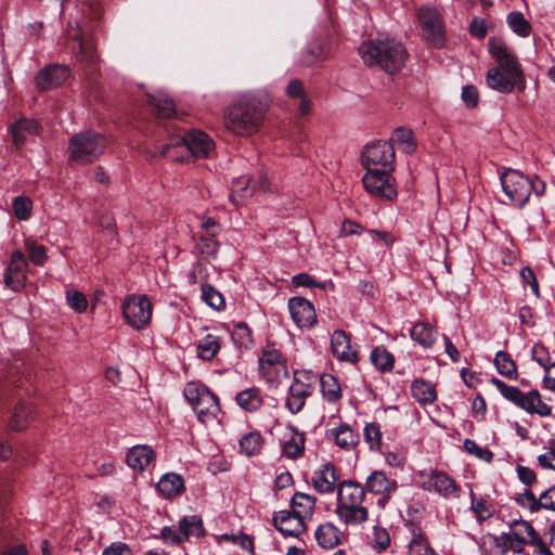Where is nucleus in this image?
I'll use <instances>...</instances> for the list:
<instances>
[{
  "label": "nucleus",
  "instance_id": "nucleus-1",
  "mask_svg": "<svg viewBox=\"0 0 555 555\" xmlns=\"http://www.w3.org/2000/svg\"><path fill=\"white\" fill-rule=\"evenodd\" d=\"M488 49L496 65L489 68L487 73V86L500 93H509L514 88L524 91L526 89L524 70L512 50L499 38H490Z\"/></svg>",
  "mask_w": 555,
  "mask_h": 555
},
{
  "label": "nucleus",
  "instance_id": "nucleus-2",
  "mask_svg": "<svg viewBox=\"0 0 555 555\" xmlns=\"http://www.w3.org/2000/svg\"><path fill=\"white\" fill-rule=\"evenodd\" d=\"M269 102L266 94H243L227 108L225 128L236 135L256 133L262 126Z\"/></svg>",
  "mask_w": 555,
  "mask_h": 555
},
{
  "label": "nucleus",
  "instance_id": "nucleus-3",
  "mask_svg": "<svg viewBox=\"0 0 555 555\" xmlns=\"http://www.w3.org/2000/svg\"><path fill=\"white\" fill-rule=\"evenodd\" d=\"M509 531L496 537L483 535L481 547L483 555H504L508 550L521 554L526 545L535 546L542 538L531 522L525 519H514L508 524Z\"/></svg>",
  "mask_w": 555,
  "mask_h": 555
},
{
  "label": "nucleus",
  "instance_id": "nucleus-4",
  "mask_svg": "<svg viewBox=\"0 0 555 555\" xmlns=\"http://www.w3.org/2000/svg\"><path fill=\"white\" fill-rule=\"evenodd\" d=\"M358 51L366 65L378 66L391 75L404 66L408 57V52L401 41L390 37H378L375 40L364 41Z\"/></svg>",
  "mask_w": 555,
  "mask_h": 555
},
{
  "label": "nucleus",
  "instance_id": "nucleus-5",
  "mask_svg": "<svg viewBox=\"0 0 555 555\" xmlns=\"http://www.w3.org/2000/svg\"><path fill=\"white\" fill-rule=\"evenodd\" d=\"M364 488L357 481L344 480L337 492L336 515L347 526H357L367 520V508L362 506Z\"/></svg>",
  "mask_w": 555,
  "mask_h": 555
},
{
  "label": "nucleus",
  "instance_id": "nucleus-6",
  "mask_svg": "<svg viewBox=\"0 0 555 555\" xmlns=\"http://www.w3.org/2000/svg\"><path fill=\"white\" fill-rule=\"evenodd\" d=\"M214 149L212 140L203 131L177 133L162 146L160 154L176 162H183L191 154L194 157H207Z\"/></svg>",
  "mask_w": 555,
  "mask_h": 555
},
{
  "label": "nucleus",
  "instance_id": "nucleus-7",
  "mask_svg": "<svg viewBox=\"0 0 555 555\" xmlns=\"http://www.w3.org/2000/svg\"><path fill=\"white\" fill-rule=\"evenodd\" d=\"M500 180L504 193L518 208H522L532 194L535 197L544 195L546 189V183L538 176H526L514 169H506Z\"/></svg>",
  "mask_w": 555,
  "mask_h": 555
},
{
  "label": "nucleus",
  "instance_id": "nucleus-8",
  "mask_svg": "<svg viewBox=\"0 0 555 555\" xmlns=\"http://www.w3.org/2000/svg\"><path fill=\"white\" fill-rule=\"evenodd\" d=\"M491 384L498 388L506 400L513 402L526 412L530 414H538L543 417L552 414V408L541 400V396L538 390H531L525 393L517 387L508 386L496 377L491 379Z\"/></svg>",
  "mask_w": 555,
  "mask_h": 555
},
{
  "label": "nucleus",
  "instance_id": "nucleus-9",
  "mask_svg": "<svg viewBox=\"0 0 555 555\" xmlns=\"http://www.w3.org/2000/svg\"><path fill=\"white\" fill-rule=\"evenodd\" d=\"M107 145L106 138L94 131H85L74 135L68 145L70 159L88 164L99 158Z\"/></svg>",
  "mask_w": 555,
  "mask_h": 555
},
{
  "label": "nucleus",
  "instance_id": "nucleus-10",
  "mask_svg": "<svg viewBox=\"0 0 555 555\" xmlns=\"http://www.w3.org/2000/svg\"><path fill=\"white\" fill-rule=\"evenodd\" d=\"M183 393L197 414L199 422L205 424L217 417L220 411L219 400L208 387L197 383H188Z\"/></svg>",
  "mask_w": 555,
  "mask_h": 555
},
{
  "label": "nucleus",
  "instance_id": "nucleus-11",
  "mask_svg": "<svg viewBox=\"0 0 555 555\" xmlns=\"http://www.w3.org/2000/svg\"><path fill=\"white\" fill-rule=\"evenodd\" d=\"M365 190L377 198L392 201L397 197V189L391 171L387 169L369 168L362 178Z\"/></svg>",
  "mask_w": 555,
  "mask_h": 555
},
{
  "label": "nucleus",
  "instance_id": "nucleus-12",
  "mask_svg": "<svg viewBox=\"0 0 555 555\" xmlns=\"http://www.w3.org/2000/svg\"><path fill=\"white\" fill-rule=\"evenodd\" d=\"M122 313L132 328L142 330L150 324L152 304L146 295H130L122 304Z\"/></svg>",
  "mask_w": 555,
  "mask_h": 555
},
{
  "label": "nucleus",
  "instance_id": "nucleus-13",
  "mask_svg": "<svg viewBox=\"0 0 555 555\" xmlns=\"http://www.w3.org/2000/svg\"><path fill=\"white\" fill-rule=\"evenodd\" d=\"M424 37L435 48H441L444 43V30L440 13L430 7H424L418 12Z\"/></svg>",
  "mask_w": 555,
  "mask_h": 555
},
{
  "label": "nucleus",
  "instance_id": "nucleus-14",
  "mask_svg": "<svg viewBox=\"0 0 555 555\" xmlns=\"http://www.w3.org/2000/svg\"><path fill=\"white\" fill-rule=\"evenodd\" d=\"M393 160L395 149L390 142L378 141L369 144L363 153V165L366 171H369V168H374L375 166H383L384 169L392 171Z\"/></svg>",
  "mask_w": 555,
  "mask_h": 555
},
{
  "label": "nucleus",
  "instance_id": "nucleus-15",
  "mask_svg": "<svg viewBox=\"0 0 555 555\" xmlns=\"http://www.w3.org/2000/svg\"><path fill=\"white\" fill-rule=\"evenodd\" d=\"M259 372L267 382H275L281 373L287 374L286 361L280 350L266 348L259 358Z\"/></svg>",
  "mask_w": 555,
  "mask_h": 555
},
{
  "label": "nucleus",
  "instance_id": "nucleus-16",
  "mask_svg": "<svg viewBox=\"0 0 555 555\" xmlns=\"http://www.w3.org/2000/svg\"><path fill=\"white\" fill-rule=\"evenodd\" d=\"M70 75L68 66L53 64L42 68L36 76L37 87L44 91L64 83Z\"/></svg>",
  "mask_w": 555,
  "mask_h": 555
},
{
  "label": "nucleus",
  "instance_id": "nucleus-17",
  "mask_svg": "<svg viewBox=\"0 0 555 555\" xmlns=\"http://www.w3.org/2000/svg\"><path fill=\"white\" fill-rule=\"evenodd\" d=\"M293 321L300 328H309L317 322V314L312 304L304 297H293L288 301Z\"/></svg>",
  "mask_w": 555,
  "mask_h": 555
},
{
  "label": "nucleus",
  "instance_id": "nucleus-18",
  "mask_svg": "<svg viewBox=\"0 0 555 555\" xmlns=\"http://www.w3.org/2000/svg\"><path fill=\"white\" fill-rule=\"evenodd\" d=\"M330 49L327 42L320 37H315L300 52L298 63L301 66L310 67L323 62L328 55Z\"/></svg>",
  "mask_w": 555,
  "mask_h": 555
},
{
  "label": "nucleus",
  "instance_id": "nucleus-19",
  "mask_svg": "<svg viewBox=\"0 0 555 555\" xmlns=\"http://www.w3.org/2000/svg\"><path fill=\"white\" fill-rule=\"evenodd\" d=\"M273 525L285 537H298L307 529L306 521L289 511L275 513Z\"/></svg>",
  "mask_w": 555,
  "mask_h": 555
},
{
  "label": "nucleus",
  "instance_id": "nucleus-20",
  "mask_svg": "<svg viewBox=\"0 0 555 555\" xmlns=\"http://www.w3.org/2000/svg\"><path fill=\"white\" fill-rule=\"evenodd\" d=\"M40 125L38 121L28 118H21L10 125L9 132L12 135V142L21 149L28 139L38 135L40 132Z\"/></svg>",
  "mask_w": 555,
  "mask_h": 555
},
{
  "label": "nucleus",
  "instance_id": "nucleus-21",
  "mask_svg": "<svg viewBox=\"0 0 555 555\" xmlns=\"http://www.w3.org/2000/svg\"><path fill=\"white\" fill-rule=\"evenodd\" d=\"M331 349L335 358L340 361L356 363L358 361L357 351L352 350L350 337L343 330H336L331 337Z\"/></svg>",
  "mask_w": 555,
  "mask_h": 555
},
{
  "label": "nucleus",
  "instance_id": "nucleus-22",
  "mask_svg": "<svg viewBox=\"0 0 555 555\" xmlns=\"http://www.w3.org/2000/svg\"><path fill=\"white\" fill-rule=\"evenodd\" d=\"M339 480L334 464L327 463L317 470L312 477L313 488L322 494L332 493Z\"/></svg>",
  "mask_w": 555,
  "mask_h": 555
},
{
  "label": "nucleus",
  "instance_id": "nucleus-23",
  "mask_svg": "<svg viewBox=\"0 0 555 555\" xmlns=\"http://www.w3.org/2000/svg\"><path fill=\"white\" fill-rule=\"evenodd\" d=\"M317 499L304 492H296L291 500V513L298 518L310 519L315 508Z\"/></svg>",
  "mask_w": 555,
  "mask_h": 555
},
{
  "label": "nucleus",
  "instance_id": "nucleus-24",
  "mask_svg": "<svg viewBox=\"0 0 555 555\" xmlns=\"http://www.w3.org/2000/svg\"><path fill=\"white\" fill-rule=\"evenodd\" d=\"M406 526L410 528L412 533L408 555H436V552L429 545L428 539L424 534L423 530L412 521Z\"/></svg>",
  "mask_w": 555,
  "mask_h": 555
},
{
  "label": "nucleus",
  "instance_id": "nucleus-25",
  "mask_svg": "<svg viewBox=\"0 0 555 555\" xmlns=\"http://www.w3.org/2000/svg\"><path fill=\"white\" fill-rule=\"evenodd\" d=\"M157 490L164 498H176L184 491V480L178 474L168 473L158 481Z\"/></svg>",
  "mask_w": 555,
  "mask_h": 555
},
{
  "label": "nucleus",
  "instance_id": "nucleus-26",
  "mask_svg": "<svg viewBox=\"0 0 555 555\" xmlns=\"http://www.w3.org/2000/svg\"><path fill=\"white\" fill-rule=\"evenodd\" d=\"M285 92L289 99L298 100L297 108L300 115H308L311 112V100L307 95L301 80H291Z\"/></svg>",
  "mask_w": 555,
  "mask_h": 555
},
{
  "label": "nucleus",
  "instance_id": "nucleus-27",
  "mask_svg": "<svg viewBox=\"0 0 555 555\" xmlns=\"http://www.w3.org/2000/svg\"><path fill=\"white\" fill-rule=\"evenodd\" d=\"M366 489L375 494H389L397 489V481L389 479L385 473L375 470L366 480Z\"/></svg>",
  "mask_w": 555,
  "mask_h": 555
},
{
  "label": "nucleus",
  "instance_id": "nucleus-28",
  "mask_svg": "<svg viewBox=\"0 0 555 555\" xmlns=\"http://www.w3.org/2000/svg\"><path fill=\"white\" fill-rule=\"evenodd\" d=\"M154 457V451L147 446H135L129 450L126 462L134 470H143Z\"/></svg>",
  "mask_w": 555,
  "mask_h": 555
},
{
  "label": "nucleus",
  "instance_id": "nucleus-29",
  "mask_svg": "<svg viewBox=\"0 0 555 555\" xmlns=\"http://www.w3.org/2000/svg\"><path fill=\"white\" fill-rule=\"evenodd\" d=\"M34 406L29 402L20 401L13 411L10 420V427L13 430L25 429L34 417Z\"/></svg>",
  "mask_w": 555,
  "mask_h": 555
},
{
  "label": "nucleus",
  "instance_id": "nucleus-30",
  "mask_svg": "<svg viewBox=\"0 0 555 555\" xmlns=\"http://www.w3.org/2000/svg\"><path fill=\"white\" fill-rule=\"evenodd\" d=\"M235 400L237 404L248 413L258 411L263 404L261 391L256 387L240 391L236 395Z\"/></svg>",
  "mask_w": 555,
  "mask_h": 555
},
{
  "label": "nucleus",
  "instance_id": "nucleus-31",
  "mask_svg": "<svg viewBox=\"0 0 555 555\" xmlns=\"http://www.w3.org/2000/svg\"><path fill=\"white\" fill-rule=\"evenodd\" d=\"M340 532L331 522L322 524L315 530V539L323 548H333L340 542Z\"/></svg>",
  "mask_w": 555,
  "mask_h": 555
},
{
  "label": "nucleus",
  "instance_id": "nucleus-32",
  "mask_svg": "<svg viewBox=\"0 0 555 555\" xmlns=\"http://www.w3.org/2000/svg\"><path fill=\"white\" fill-rule=\"evenodd\" d=\"M149 104L158 117L170 118L176 115L173 101L163 93L149 95Z\"/></svg>",
  "mask_w": 555,
  "mask_h": 555
},
{
  "label": "nucleus",
  "instance_id": "nucleus-33",
  "mask_svg": "<svg viewBox=\"0 0 555 555\" xmlns=\"http://www.w3.org/2000/svg\"><path fill=\"white\" fill-rule=\"evenodd\" d=\"M413 397L422 404L433 403L436 398L435 386L424 379H416L411 386Z\"/></svg>",
  "mask_w": 555,
  "mask_h": 555
},
{
  "label": "nucleus",
  "instance_id": "nucleus-34",
  "mask_svg": "<svg viewBox=\"0 0 555 555\" xmlns=\"http://www.w3.org/2000/svg\"><path fill=\"white\" fill-rule=\"evenodd\" d=\"M429 487L434 488L438 493L450 495L456 491L455 481L446 473L434 470L428 480Z\"/></svg>",
  "mask_w": 555,
  "mask_h": 555
},
{
  "label": "nucleus",
  "instance_id": "nucleus-35",
  "mask_svg": "<svg viewBox=\"0 0 555 555\" xmlns=\"http://www.w3.org/2000/svg\"><path fill=\"white\" fill-rule=\"evenodd\" d=\"M411 338L424 348H430L435 341V330L425 322H417L410 331Z\"/></svg>",
  "mask_w": 555,
  "mask_h": 555
},
{
  "label": "nucleus",
  "instance_id": "nucleus-36",
  "mask_svg": "<svg viewBox=\"0 0 555 555\" xmlns=\"http://www.w3.org/2000/svg\"><path fill=\"white\" fill-rule=\"evenodd\" d=\"M255 190L256 185H253L251 179L247 176H242L232 183L231 201L234 204H238L240 201L250 197Z\"/></svg>",
  "mask_w": 555,
  "mask_h": 555
},
{
  "label": "nucleus",
  "instance_id": "nucleus-37",
  "mask_svg": "<svg viewBox=\"0 0 555 555\" xmlns=\"http://www.w3.org/2000/svg\"><path fill=\"white\" fill-rule=\"evenodd\" d=\"M179 531L183 535L184 540H188L190 537L199 538L205 534L202 518L197 515L183 517L179 521Z\"/></svg>",
  "mask_w": 555,
  "mask_h": 555
},
{
  "label": "nucleus",
  "instance_id": "nucleus-38",
  "mask_svg": "<svg viewBox=\"0 0 555 555\" xmlns=\"http://www.w3.org/2000/svg\"><path fill=\"white\" fill-rule=\"evenodd\" d=\"M263 446V438L258 431H250L240 440V451L246 456H254L260 453Z\"/></svg>",
  "mask_w": 555,
  "mask_h": 555
},
{
  "label": "nucleus",
  "instance_id": "nucleus-39",
  "mask_svg": "<svg viewBox=\"0 0 555 555\" xmlns=\"http://www.w3.org/2000/svg\"><path fill=\"white\" fill-rule=\"evenodd\" d=\"M331 435L334 437L336 444L341 449H351L359 442V435L346 424L333 429Z\"/></svg>",
  "mask_w": 555,
  "mask_h": 555
},
{
  "label": "nucleus",
  "instance_id": "nucleus-40",
  "mask_svg": "<svg viewBox=\"0 0 555 555\" xmlns=\"http://www.w3.org/2000/svg\"><path fill=\"white\" fill-rule=\"evenodd\" d=\"M311 395V392H308L307 390L302 389L301 386H292L288 390V396L286 398V408L289 410L291 413L297 414L299 413L305 404L306 399Z\"/></svg>",
  "mask_w": 555,
  "mask_h": 555
},
{
  "label": "nucleus",
  "instance_id": "nucleus-41",
  "mask_svg": "<svg viewBox=\"0 0 555 555\" xmlns=\"http://www.w3.org/2000/svg\"><path fill=\"white\" fill-rule=\"evenodd\" d=\"M371 362L378 371L390 372L393 369L395 358L384 346H378L371 352Z\"/></svg>",
  "mask_w": 555,
  "mask_h": 555
},
{
  "label": "nucleus",
  "instance_id": "nucleus-42",
  "mask_svg": "<svg viewBox=\"0 0 555 555\" xmlns=\"http://www.w3.org/2000/svg\"><path fill=\"white\" fill-rule=\"evenodd\" d=\"M220 350V339L218 336L207 334L197 345V354L201 359L210 361Z\"/></svg>",
  "mask_w": 555,
  "mask_h": 555
},
{
  "label": "nucleus",
  "instance_id": "nucleus-43",
  "mask_svg": "<svg viewBox=\"0 0 555 555\" xmlns=\"http://www.w3.org/2000/svg\"><path fill=\"white\" fill-rule=\"evenodd\" d=\"M321 391L328 402H336L341 397L340 386L337 379L331 374H324L320 377Z\"/></svg>",
  "mask_w": 555,
  "mask_h": 555
},
{
  "label": "nucleus",
  "instance_id": "nucleus-44",
  "mask_svg": "<svg viewBox=\"0 0 555 555\" xmlns=\"http://www.w3.org/2000/svg\"><path fill=\"white\" fill-rule=\"evenodd\" d=\"M202 299L209 307L217 311H221L225 308V300L223 295L208 283H203L201 286Z\"/></svg>",
  "mask_w": 555,
  "mask_h": 555
},
{
  "label": "nucleus",
  "instance_id": "nucleus-45",
  "mask_svg": "<svg viewBox=\"0 0 555 555\" xmlns=\"http://www.w3.org/2000/svg\"><path fill=\"white\" fill-rule=\"evenodd\" d=\"M494 364L499 373L509 379L517 378V366L511 356L504 351H499L494 358Z\"/></svg>",
  "mask_w": 555,
  "mask_h": 555
},
{
  "label": "nucleus",
  "instance_id": "nucleus-46",
  "mask_svg": "<svg viewBox=\"0 0 555 555\" xmlns=\"http://www.w3.org/2000/svg\"><path fill=\"white\" fill-rule=\"evenodd\" d=\"M390 143H392V145L397 144L398 147L406 154L415 150L413 132L410 129L397 128L392 133Z\"/></svg>",
  "mask_w": 555,
  "mask_h": 555
},
{
  "label": "nucleus",
  "instance_id": "nucleus-47",
  "mask_svg": "<svg viewBox=\"0 0 555 555\" xmlns=\"http://www.w3.org/2000/svg\"><path fill=\"white\" fill-rule=\"evenodd\" d=\"M305 450V438L301 434L293 430L289 439L283 443V453L288 459H296L304 453Z\"/></svg>",
  "mask_w": 555,
  "mask_h": 555
},
{
  "label": "nucleus",
  "instance_id": "nucleus-48",
  "mask_svg": "<svg viewBox=\"0 0 555 555\" xmlns=\"http://www.w3.org/2000/svg\"><path fill=\"white\" fill-rule=\"evenodd\" d=\"M390 535L386 528L374 526L369 543L377 553L385 552L390 546Z\"/></svg>",
  "mask_w": 555,
  "mask_h": 555
},
{
  "label": "nucleus",
  "instance_id": "nucleus-49",
  "mask_svg": "<svg viewBox=\"0 0 555 555\" xmlns=\"http://www.w3.org/2000/svg\"><path fill=\"white\" fill-rule=\"evenodd\" d=\"M506 21L511 29L518 36L528 37L530 35L531 26L521 12H511Z\"/></svg>",
  "mask_w": 555,
  "mask_h": 555
},
{
  "label": "nucleus",
  "instance_id": "nucleus-50",
  "mask_svg": "<svg viewBox=\"0 0 555 555\" xmlns=\"http://www.w3.org/2000/svg\"><path fill=\"white\" fill-rule=\"evenodd\" d=\"M232 339L238 348H248L253 344L251 330L245 322H241L234 326Z\"/></svg>",
  "mask_w": 555,
  "mask_h": 555
},
{
  "label": "nucleus",
  "instance_id": "nucleus-51",
  "mask_svg": "<svg viewBox=\"0 0 555 555\" xmlns=\"http://www.w3.org/2000/svg\"><path fill=\"white\" fill-rule=\"evenodd\" d=\"M317 379L318 375L312 373L311 371H295L292 386H301L302 389L312 393L313 386L317 383Z\"/></svg>",
  "mask_w": 555,
  "mask_h": 555
},
{
  "label": "nucleus",
  "instance_id": "nucleus-52",
  "mask_svg": "<svg viewBox=\"0 0 555 555\" xmlns=\"http://www.w3.org/2000/svg\"><path fill=\"white\" fill-rule=\"evenodd\" d=\"M33 210V203L27 196H16L13 201V211L18 220H27Z\"/></svg>",
  "mask_w": 555,
  "mask_h": 555
},
{
  "label": "nucleus",
  "instance_id": "nucleus-53",
  "mask_svg": "<svg viewBox=\"0 0 555 555\" xmlns=\"http://www.w3.org/2000/svg\"><path fill=\"white\" fill-rule=\"evenodd\" d=\"M195 247L205 260L214 257L218 251V243L215 237L206 235H201Z\"/></svg>",
  "mask_w": 555,
  "mask_h": 555
},
{
  "label": "nucleus",
  "instance_id": "nucleus-54",
  "mask_svg": "<svg viewBox=\"0 0 555 555\" xmlns=\"http://www.w3.org/2000/svg\"><path fill=\"white\" fill-rule=\"evenodd\" d=\"M77 57H79L81 62H86L88 64H94L96 62L98 55L91 41L79 39L77 41Z\"/></svg>",
  "mask_w": 555,
  "mask_h": 555
},
{
  "label": "nucleus",
  "instance_id": "nucleus-55",
  "mask_svg": "<svg viewBox=\"0 0 555 555\" xmlns=\"http://www.w3.org/2000/svg\"><path fill=\"white\" fill-rule=\"evenodd\" d=\"M364 439L372 450L380 449L382 431L377 423H370L364 427Z\"/></svg>",
  "mask_w": 555,
  "mask_h": 555
},
{
  "label": "nucleus",
  "instance_id": "nucleus-56",
  "mask_svg": "<svg viewBox=\"0 0 555 555\" xmlns=\"http://www.w3.org/2000/svg\"><path fill=\"white\" fill-rule=\"evenodd\" d=\"M515 502L519 506L529 509L531 513H535V512L540 511L539 498H537L531 490L527 489L522 493H519L515 498Z\"/></svg>",
  "mask_w": 555,
  "mask_h": 555
},
{
  "label": "nucleus",
  "instance_id": "nucleus-57",
  "mask_svg": "<svg viewBox=\"0 0 555 555\" xmlns=\"http://www.w3.org/2000/svg\"><path fill=\"white\" fill-rule=\"evenodd\" d=\"M25 248L33 263L40 266L44 262L47 254L43 245H39L35 241L27 238L25 241Z\"/></svg>",
  "mask_w": 555,
  "mask_h": 555
},
{
  "label": "nucleus",
  "instance_id": "nucleus-58",
  "mask_svg": "<svg viewBox=\"0 0 555 555\" xmlns=\"http://www.w3.org/2000/svg\"><path fill=\"white\" fill-rule=\"evenodd\" d=\"M463 447L467 453L473 454L488 463H490L493 459V453L490 450L480 448L474 440L466 439Z\"/></svg>",
  "mask_w": 555,
  "mask_h": 555
},
{
  "label": "nucleus",
  "instance_id": "nucleus-59",
  "mask_svg": "<svg viewBox=\"0 0 555 555\" xmlns=\"http://www.w3.org/2000/svg\"><path fill=\"white\" fill-rule=\"evenodd\" d=\"M67 302L76 312H83L87 309L88 302L86 296L78 291L67 292Z\"/></svg>",
  "mask_w": 555,
  "mask_h": 555
},
{
  "label": "nucleus",
  "instance_id": "nucleus-60",
  "mask_svg": "<svg viewBox=\"0 0 555 555\" xmlns=\"http://www.w3.org/2000/svg\"><path fill=\"white\" fill-rule=\"evenodd\" d=\"M27 267V260L21 251L13 253L11 256L10 266L8 268L9 274H20L24 272Z\"/></svg>",
  "mask_w": 555,
  "mask_h": 555
},
{
  "label": "nucleus",
  "instance_id": "nucleus-61",
  "mask_svg": "<svg viewBox=\"0 0 555 555\" xmlns=\"http://www.w3.org/2000/svg\"><path fill=\"white\" fill-rule=\"evenodd\" d=\"M516 472L519 480L527 487H531L537 482V474L529 467L517 465Z\"/></svg>",
  "mask_w": 555,
  "mask_h": 555
},
{
  "label": "nucleus",
  "instance_id": "nucleus-62",
  "mask_svg": "<svg viewBox=\"0 0 555 555\" xmlns=\"http://www.w3.org/2000/svg\"><path fill=\"white\" fill-rule=\"evenodd\" d=\"M540 509H548L555 512V486L543 491L540 496Z\"/></svg>",
  "mask_w": 555,
  "mask_h": 555
},
{
  "label": "nucleus",
  "instance_id": "nucleus-63",
  "mask_svg": "<svg viewBox=\"0 0 555 555\" xmlns=\"http://www.w3.org/2000/svg\"><path fill=\"white\" fill-rule=\"evenodd\" d=\"M473 511L475 512L476 517L480 522L492 515L490 506L485 500L473 502Z\"/></svg>",
  "mask_w": 555,
  "mask_h": 555
},
{
  "label": "nucleus",
  "instance_id": "nucleus-64",
  "mask_svg": "<svg viewBox=\"0 0 555 555\" xmlns=\"http://www.w3.org/2000/svg\"><path fill=\"white\" fill-rule=\"evenodd\" d=\"M103 555H132V552L127 544L118 542L105 548Z\"/></svg>",
  "mask_w": 555,
  "mask_h": 555
}]
</instances>
